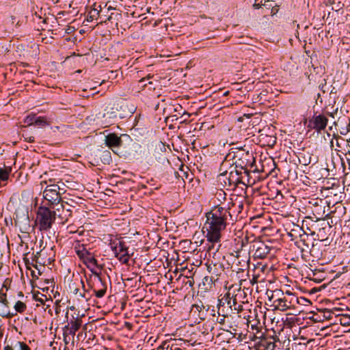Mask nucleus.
Returning a JSON list of instances; mask_svg holds the SVG:
<instances>
[{
    "label": "nucleus",
    "instance_id": "f257e3e1",
    "mask_svg": "<svg viewBox=\"0 0 350 350\" xmlns=\"http://www.w3.org/2000/svg\"><path fill=\"white\" fill-rule=\"evenodd\" d=\"M206 221L203 226V232H206V237L209 244L207 247V252L209 256L213 254V258L220 247L218 244L221 240V233L226 227L224 221L217 219L206 214Z\"/></svg>",
    "mask_w": 350,
    "mask_h": 350
},
{
    "label": "nucleus",
    "instance_id": "f03ea898",
    "mask_svg": "<svg viewBox=\"0 0 350 350\" xmlns=\"http://www.w3.org/2000/svg\"><path fill=\"white\" fill-rule=\"evenodd\" d=\"M52 207L40 206L36 211L35 224L40 232L50 230L55 221V214Z\"/></svg>",
    "mask_w": 350,
    "mask_h": 350
},
{
    "label": "nucleus",
    "instance_id": "7ed1b4c3",
    "mask_svg": "<svg viewBox=\"0 0 350 350\" xmlns=\"http://www.w3.org/2000/svg\"><path fill=\"white\" fill-rule=\"evenodd\" d=\"M61 191L64 193L66 190L59 185L55 183L48 185L43 191V197L46 201L44 206L53 207L63 201L61 198Z\"/></svg>",
    "mask_w": 350,
    "mask_h": 350
},
{
    "label": "nucleus",
    "instance_id": "20e7f679",
    "mask_svg": "<svg viewBox=\"0 0 350 350\" xmlns=\"http://www.w3.org/2000/svg\"><path fill=\"white\" fill-rule=\"evenodd\" d=\"M299 303V299L294 293L286 291L285 293H282L281 297L273 301V306L276 310L286 311L295 308Z\"/></svg>",
    "mask_w": 350,
    "mask_h": 350
},
{
    "label": "nucleus",
    "instance_id": "39448f33",
    "mask_svg": "<svg viewBox=\"0 0 350 350\" xmlns=\"http://www.w3.org/2000/svg\"><path fill=\"white\" fill-rule=\"evenodd\" d=\"M115 256L123 264H127L130 259L128 247L122 241H113L110 243Z\"/></svg>",
    "mask_w": 350,
    "mask_h": 350
},
{
    "label": "nucleus",
    "instance_id": "423d86ee",
    "mask_svg": "<svg viewBox=\"0 0 350 350\" xmlns=\"http://www.w3.org/2000/svg\"><path fill=\"white\" fill-rule=\"evenodd\" d=\"M206 214L217 219L224 221L226 224H227L228 218L232 217L228 204H224V206L217 205L213 210Z\"/></svg>",
    "mask_w": 350,
    "mask_h": 350
},
{
    "label": "nucleus",
    "instance_id": "0eeeda50",
    "mask_svg": "<svg viewBox=\"0 0 350 350\" xmlns=\"http://www.w3.org/2000/svg\"><path fill=\"white\" fill-rule=\"evenodd\" d=\"M64 200L56 206L52 207L53 213L55 214V219L58 218L61 224H65L72 216V211L71 209H65L64 207Z\"/></svg>",
    "mask_w": 350,
    "mask_h": 350
},
{
    "label": "nucleus",
    "instance_id": "6e6552de",
    "mask_svg": "<svg viewBox=\"0 0 350 350\" xmlns=\"http://www.w3.org/2000/svg\"><path fill=\"white\" fill-rule=\"evenodd\" d=\"M327 121V118L323 115L314 116L309 120L308 126L319 132L325 129Z\"/></svg>",
    "mask_w": 350,
    "mask_h": 350
},
{
    "label": "nucleus",
    "instance_id": "1a4fd4ad",
    "mask_svg": "<svg viewBox=\"0 0 350 350\" xmlns=\"http://www.w3.org/2000/svg\"><path fill=\"white\" fill-rule=\"evenodd\" d=\"M254 257L263 259L267 257L271 250V247L264 242L258 241L253 244Z\"/></svg>",
    "mask_w": 350,
    "mask_h": 350
},
{
    "label": "nucleus",
    "instance_id": "9d476101",
    "mask_svg": "<svg viewBox=\"0 0 350 350\" xmlns=\"http://www.w3.org/2000/svg\"><path fill=\"white\" fill-rule=\"evenodd\" d=\"M81 325V320L79 318H75L72 316V319L63 327V332L68 334H71L72 338L75 336V333L79 330Z\"/></svg>",
    "mask_w": 350,
    "mask_h": 350
},
{
    "label": "nucleus",
    "instance_id": "9b49d317",
    "mask_svg": "<svg viewBox=\"0 0 350 350\" xmlns=\"http://www.w3.org/2000/svg\"><path fill=\"white\" fill-rule=\"evenodd\" d=\"M105 144L114 153H117L116 148L122 146V141L117 134L109 133L105 136Z\"/></svg>",
    "mask_w": 350,
    "mask_h": 350
},
{
    "label": "nucleus",
    "instance_id": "f8f14e48",
    "mask_svg": "<svg viewBox=\"0 0 350 350\" xmlns=\"http://www.w3.org/2000/svg\"><path fill=\"white\" fill-rule=\"evenodd\" d=\"M273 337L264 336L257 343V350H275L276 345Z\"/></svg>",
    "mask_w": 350,
    "mask_h": 350
},
{
    "label": "nucleus",
    "instance_id": "ddd939ff",
    "mask_svg": "<svg viewBox=\"0 0 350 350\" xmlns=\"http://www.w3.org/2000/svg\"><path fill=\"white\" fill-rule=\"evenodd\" d=\"M89 285L92 291L103 289V288H105V289H107V285L105 282L97 273H94L93 275L90 277Z\"/></svg>",
    "mask_w": 350,
    "mask_h": 350
},
{
    "label": "nucleus",
    "instance_id": "4468645a",
    "mask_svg": "<svg viewBox=\"0 0 350 350\" xmlns=\"http://www.w3.org/2000/svg\"><path fill=\"white\" fill-rule=\"evenodd\" d=\"M207 271L211 275H215V276H218L221 274L223 271L221 265H219L216 262H211L209 264H206Z\"/></svg>",
    "mask_w": 350,
    "mask_h": 350
},
{
    "label": "nucleus",
    "instance_id": "2eb2a0df",
    "mask_svg": "<svg viewBox=\"0 0 350 350\" xmlns=\"http://www.w3.org/2000/svg\"><path fill=\"white\" fill-rule=\"evenodd\" d=\"M260 141L263 142L265 144L268 146H273L276 143V137L273 135H265L263 133L260 135Z\"/></svg>",
    "mask_w": 350,
    "mask_h": 350
},
{
    "label": "nucleus",
    "instance_id": "dca6fc26",
    "mask_svg": "<svg viewBox=\"0 0 350 350\" xmlns=\"http://www.w3.org/2000/svg\"><path fill=\"white\" fill-rule=\"evenodd\" d=\"M75 250L78 256L81 258H85V256L89 253L85 245L83 244H81L79 241H77L75 244Z\"/></svg>",
    "mask_w": 350,
    "mask_h": 350
},
{
    "label": "nucleus",
    "instance_id": "f3484780",
    "mask_svg": "<svg viewBox=\"0 0 350 350\" xmlns=\"http://www.w3.org/2000/svg\"><path fill=\"white\" fill-rule=\"evenodd\" d=\"M240 257L241 256L239 255L237 256L236 260V265L238 266L237 272L244 271L249 267V258L245 257V259H240Z\"/></svg>",
    "mask_w": 350,
    "mask_h": 350
},
{
    "label": "nucleus",
    "instance_id": "a211bd4d",
    "mask_svg": "<svg viewBox=\"0 0 350 350\" xmlns=\"http://www.w3.org/2000/svg\"><path fill=\"white\" fill-rule=\"evenodd\" d=\"M228 297L229 298L228 300V305L232 310H237L238 312L242 310V306L241 304H237L236 297L230 298L229 297L230 294H227Z\"/></svg>",
    "mask_w": 350,
    "mask_h": 350
},
{
    "label": "nucleus",
    "instance_id": "6ab92c4d",
    "mask_svg": "<svg viewBox=\"0 0 350 350\" xmlns=\"http://www.w3.org/2000/svg\"><path fill=\"white\" fill-rule=\"evenodd\" d=\"M12 350H30L29 347L23 342L14 341L11 344Z\"/></svg>",
    "mask_w": 350,
    "mask_h": 350
},
{
    "label": "nucleus",
    "instance_id": "aec40b11",
    "mask_svg": "<svg viewBox=\"0 0 350 350\" xmlns=\"http://www.w3.org/2000/svg\"><path fill=\"white\" fill-rule=\"evenodd\" d=\"M35 125L40 128H44L46 126H49V122L47 121V119L46 117L37 116Z\"/></svg>",
    "mask_w": 350,
    "mask_h": 350
},
{
    "label": "nucleus",
    "instance_id": "412c9836",
    "mask_svg": "<svg viewBox=\"0 0 350 350\" xmlns=\"http://www.w3.org/2000/svg\"><path fill=\"white\" fill-rule=\"evenodd\" d=\"M150 76H148V77H146V78H142V79H140V80L139 81V82H138V86H139V88H145V87H146L148 85H150L149 89H152V85L153 83H152V81H149V80H150ZM153 89H154V88H153Z\"/></svg>",
    "mask_w": 350,
    "mask_h": 350
},
{
    "label": "nucleus",
    "instance_id": "4be33fe9",
    "mask_svg": "<svg viewBox=\"0 0 350 350\" xmlns=\"http://www.w3.org/2000/svg\"><path fill=\"white\" fill-rule=\"evenodd\" d=\"M37 116L34 113H31L27 116L24 120V122L28 126L35 125Z\"/></svg>",
    "mask_w": 350,
    "mask_h": 350
},
{
    "label": "nucleus",
    "instance_id": "5701e85b",
    "mask_svg": "<svg viewBox=\"0 0 350 350\" xmlns=\"http://www.w3.org/2000/svg\"><path fill=\"white\" fill-rule=\"evenodd\" d=\"M83 258L91 266L95 267L97 265V260L90 252Z\"/></svg>",
    "mask_w": 350,
    "mask_h": 350
},
{
    "label": "nucleus",
    "instance_id": "b1692460",
    "mask_svg": "<svg viewBox=\"0 0 350 350\" xmlns=\"http://www.w3.org/2000/svg\"><path fill=\"white\" fill-rule=\"evenodd\" d=\"M215 197L218 201L222 203L223 202L226 201V193L224 191L220 189L216 192Z\"/></svg>",
    "mask_w": 350,
    "mask_h": 350
},
{
    "label": "nucleus",
    "instance_id": "393cba45",
    "mask_svg": "<svg viewBox=\"0 0 350 350\" xmlns=\"http://www.w3.org/2000/svg\"><path fill=\"white\" fill-rule=\"evenodd\" d=\"M14 308L16 312H23L26 309V305L22 301H18L17 302H16Z\"/></svg>",
    "mask_w": 350,
    "mask_h": 350
},
{
    "label": "nucleus",
    "instance_id": "a878e982",
    "mask_svg": "<svg viewBox=\"0 0 350 350\" xmlns=\"http://www.w3.org/2000/svg\"><path fill=\"white\" fill-rule=\"evenodd\" d=\"M81 284L82 285V287H83V291H79V294L77 295V296L79 297H81V298H83L85 299L86 301L88 300L89 297H88V291H85V284H84V282L82 280H81Z\"/></svg>",
    "mask_w": 350,
    "mask_h": 350
},
{
    "label": "nucleus",
    "instance_id": "bb28decb",
    "mask_svg": "<svg viewBox=\"0 0 350 350\" xmlns=\"http://www.w3.org/2000/svg\"><path fill=\"white\" fill-rule=\"evenodd\" d=\"M9 314V312L7 308L4 306V304L0 303V316L1 317H8Z\"/></svg>",
    "mask_w": 350,
    "mask_h": 350
},
{
    "label": "nucleus",
    "instance_id": "cd10ccee",
    "mask_svg": "<svg viewBox=\"0 0 350 350\" xmlns=\"http://www.w3.org/2000/svg\"><path fill=\"white\" fill-rule=\"evenodd\" d=\"M106 290L105 288H103V289L94 290L93 291L96 297L101 298L105 295Z\"/></svg>",
    "mask_w": 350,
    "mask_h": 350
},
{
    "label": "nucleus",
    "instance_id": "c85d7f7f",
    "mask_svg": "<svg viewBox=\"0 0 350 350\" xmlns=\"http://www.w3.org/2000/svg\"><path fill=\"white\" fill-rule=\"evenodd\" d=\"M233 178H234V176H232V173H230V177L228 179V185H229V186H233L234 187H235L237 185V180H238L239 178H237L235 180H234Z\"/></svg>",
    "mask_w": 350,
    "mask_h": 350
},
{
    "label": "nucleus",
    "instance_id": "c756f323",
    "mask_svg": "<svg viewBox=\"0 0 350 350\" xmlns=\"http://www.w3.org/2000/svg\"><path fill=\"white\" fill-rule=\"evenodd\" d=\"M9 174L6 170H0V179L2 180H6L8 178Z\"/></svg>",
    "mask_w": 350,
    "mask_h": 350
},
{
    "label": "nucleus",
    "instance_id": "7c9ffc66",
    "mask_svg": "<svg viewBox=\"0 0 350 350\" xmlns=\"http://www.w3.org/2000/svg\"><path fill=\"white\" fill-rule=\"evenodd\" d=\"M64 341L66 344H68L70 341H73L74 338H72L71 334H68L63 332Z\"/></svg>",
    "mask_w": 350,
    "mask_h": 350
},
{
    "label": "nucleus",
    "instance_id": "2f4dec72",
    "mask_svg": "<svg viewBox=\"0 0 350 350\" xmlns=\"http://www.w3.org/2000/svg\"><path fill=\"white\" fill-rule=\"evenodd\" d=\"M23 137H24L25 141L32 143L34 142V137L29 136L27 133H23Z\"/></svg>",
    "mask_w": 350,
    "mask_h": 350
},
{
    "label": "nucleus",
    "instance_id": "473e14b6",
    "mask_svg": "<svg viewBox=\"0 0 350 350\" xmlns=\"http://www.w3.org/2000/svg\"><path fill=\"white\" fill-rule=\"evenodd\" d=\"M64 202L68 205V206H72V208H75L77 204V202L72 199H70L69 201H64Z\"/></svg>",
    "mask_w": 350,
    "mask_h": 350
},
{
    "label": "nucleus",
    "instance_id": "72a5a7b5",
    "mask_svg": "<svg viewBox=\"0 0 350 350\" xmlns=\"http://www.w3.org/2000/svg\"><path fill=\"white\" fill-rule=\"evenodd\" d=\"M100 9H101L100 6H99ZM100 10H98L97 8H93L90 12V15H96V18L99 15V12Z\"/></svg>",
    "mask_w": 350,
    "mask_h": 350
},
{
    "label": "nucleus",
    "instance_id": "f704fd0d",
    "mask_svg": "<svg viewBox=\"0 0 350 350\" xmlns=\"http://www.w3.org/2000/svg\"><path fill=\"white\" fill-rule=\"evenodd\" d=\"M258 0H255V3L253 5V7L255 9H259L262 5V0H260V2H257Z\"/></svg>",
    "mask_w": 350,
    "mask_h": 350
},
{
    "label": "nucleus",
    "instance_id": "c9c22d12",
    "mask_svg": "<svg viewBox=\"0 0 350 350\" xmlns=\"http://www.w3.org/2000/svg\"><path fill=\"white\" fill-rule=\"evenodd\" d=\"M225 319H226V316L225 315H222L221 318L220 319H218V323L219 324H224L225 323Z\"/></svg>",
    "mask_w": 350,
    "mask_h": 350
},
{
    "label": "nucleus",
    "instance_id": "e433bc0d",
    "mask_svg": "<svg viewBox=\"0 0 350 350\" xmlns=\"http://www.w3.org/2000/svg\"><path fill=\"white\" fill-rule=\"evenodd\" d=\"M104 155L103 156H105L107 157H108L109 159H111V153L110 152L106 150L103 152Z\"/></svg>",
    "mask_w": 350,
    "mask_h": 350
},
{
    "label": "nucleus",
    "instance_id": "4c0bfd02",
    "mask_svg": "<svg viewBox=\"0 0 350 350\" xmlns=\"http://www.w3.org/2000/svg\"><path fill=\"white\" fill-rule=\"evenodd\" d=\"M94 18H96V15H90L89 14V16H88V21H93Z\"/></svg>",
    "mask_w": 350,
    "mask_h": 350
},
{
    "label": "nucleus",
    "instance_id": "58836bf2",
    "mask_svg": "<svg viewBox=\"0 0 350 350\" xmlns=\"http://www.w3.org/2000/svg\"><path fill=\"white\" fill-rule=\"evenodd\" d=\"M346 155H349V157L347 158V162H348L349 165L350 166V150H348Z\"/></svg>",
    "mask_w": 350,
    "mask_h": 350
},
{
    "label": "nucleus",
    "instance_id": "ea45409f",
    "mask_svg": "<svg viewBox=\"0 0 350 350\" xmlns=\"http://www.w3.org/2000/svg\"><path fill=\"white\" fill-rule=\"evenodd\" d=\"M55 185H59L61 186V187H62V188H64V187L65 186V185H64V183H62V182H61V181H59V182H57V183H55Z\"/></svg>",
    "mask_w": 350,
    "mask_h": 350
},
{
    "label": "nucleus",
    "instance_id": "a19ab883",
    "mask_svg": "<svg viewBox=\"0 0 350 350\" xmlns=\"http://www.w3.org/2000/svg\"><path fill=\"white\" fill-rule=\"evenodd\" d=\"M4 350H12V347L11 345H7L4 347Z\"/></svg>",
    "mask_w": 350,
    "mask_h": 350
},
{
    "label": "nucleus",
    "instance_id": "79ce46f5",
    "mask_svg": "<svg viewBox=\"0 0 350 350\" xmlns=\"http://www.w3.org/2000/svg\"><path fill=\"white\" fill-rule=\"evenodd\" d=\"M64 207L65 209H71L72 211L73 208L72 206H68V205L66 204L65 203H64Z\"/></svg>",
    "mask_w": 350,
    "mask_h": 350
},
{
    "label": "nucleus",
    "instance_id": "37998d69",
    "mask_svg": "<svg viewBox=\"0 0 350 350\" xmlns=\"http://www.w3.org/2000/svg\"><path fill=\"white\" fill-rule=\"evenodd\" d=\"M80 291V290L78 288H76L75 290H74V293L75 295H78L79 294V292Z\"/></svg>",
    "mask_w": 350,
    "mask_h": 350
},
{
    "label": "nucleus",
    "instance_id": "c03bdc74",
    "mask_svg": "<svg viewBox=\"0 0 350 350\" xmlns=\"http://www.w3.org/2000/svg\"><path fill=\"white\" fill-rule=\"evenodd\" d=\"M321 90H322V91H323V92H326V90H325V85L322 86Z\"/></svg>",
    "mask_w": 350,
    "mask_h": 350
},
{
    "label": "nucleus",
    "instance_id": "a18cd8bd",
    "mask_svg": "<svg viewBox=\"0 0 350 350\" xmlns=\"http://www.w3.org/2000/svg\"><path fill=\"white\" fill-rule=\"evenodd\" d=\"M335 310H336V311H339L340 310H339V309H336V308H335L333 311H332V312L333 314H334L337 315V314L334 313V311H335Z\"/></svg>",
    "mask_w": 350,
    "mask_h": 350
},
{
    "label": "nucleus",
    "instance_id": "49530a36",
    "mask_svg": "<svg viewBox=\"0 0 350 350\" xmlns=\"http://www.w3.org/2000/svg\"><path fill=\"white\" fill-rule=\"evenodd\" d=\"M269 0H262V5H265L266 2L269 1Z\"/></svg>",
    "mask_w": 350,
    "mask_h": 350
},
{
    "label": "nucleus",
    "instance_id": "de8ad7c7",
    "mask_svg": "<svg viewBox=\"0 0 350 350\" xmlns=\"http://www.w3.org/2000/svg\"><path fill=\"white\" fill-rule=\"evenodd\" d=\"M112 19V16H109L107 18L108 21H111Z\"/></svg>",
    "mask_w": 350,
    "mask_h": 350
},
{
    "label": "nucleus",
    "instance_id": "09e8293b",
    "mask_svg": "<svg viewBox=\"0 0 350 350\" xmlns=\"http://www.w3.org/2000/svg\"><path fill=\"white\" fill-rule=\"evenodd\" d=\"M229 92L227 91L226 92L224 93V96H227Z\"/></svg>",
    "mask_w": 350,
    "mask_h": 350
},
{
    "label": "nucleus",
    "instance_id": "8fccbe9b",
    "mask_svg": "<svg viewBox=\"0 0 350 350\" xmlns=\"http://www.w3.org/2000/svg\"><path fill=\"white\" fill-rule=\"evenodd\" d=\"M314 205H315V206H319V203H318V202H317H317H315Z\"/></svg>",
    "mask_w": 350,
    "mask_h": 350
},
{
    "label": "nucleus",
    "instance_id": "3c124183",
    "mask_svg": "<svg viewBox=\"0 0 350 350\" xmlns=\"http://www.w3.org/2000/svg\"><path fill=\"white\" fill-rule=\"evenodd\" d=\"M39 254H40V252H37V254H36V255L35 256V257H36V258H37V257H38V256Z\"/></svg>",
    "mask_w": 350,
    "mask_h": 350
},
{
    "label": "nucleus",
    "instance_id": "603ef678",
    "mask_svg": "<svg viewBox=\"0 0 350 350\" xmlns=\"http://www.w3.org/2000/svg\"><path fill=\"white\" fill-rule=\"evenodd\" d=\"M70 310H75V307H74V306H71V307L70 308Z\"/></svg>",
    "mask_w": 350,
    "mask_h": 350
},
{
    "label": "nucleus",
    "instance_id": "864d4df0",
    "mask_svg": "<svg viewBox=\"0 0 350 350\" xmlns=\"http://www.w3.org/2000/svg\"><path fill=\"white\" fill-rule=\"evenodd\" d=\"M112 9H113V8H112L111 6H109V7L108 8V10H112Z\"/></svg>",
    "mask_w": 350,
    "mask_h": 350
},
{
    "label": "nucleus",
    "instance_id": "5fc2aeb1",
    "mask_svg": "<svg viewBox=\"0 0 350 350\" xmlns=\"http://www.w3.org/2000/svg\"><path fill=\"white\" fill-rule=\"evenodd\" d=\"M68 313L66 312V317L68 319Z\"/></svg>",
    "mask_w": 350,
    "mask_h": 350
},
{
    "label": "nucleus",
    "instance_id": "6e6d98bb",
    "mask_svg": "<svg viewBox=\"0 0 350 350\" xmlns=\"http://www.w3.org/2000/svg\"><path fill=\"white\" fill-rule=\"evenodd\" d=\"M116 16H121V14H118Z\"/></svg>",
    "mask_w": 350,
    "mask_h": 350
},
{
    "label": "nucleus",
    "instance_id": "4d7b16f0",
    "mask_svg": "<svg viewBox=\"0 0 350 350\" xmlns=\"http://www.w3.org/2000/svg\"><path fill=\"white\" fill-rule=\"evenodd\" d=\"M319 202H320L321 203H322V202H323V200H319Z\"/></svg>",
    "mask_w": 350,
    "mask_h": 350
},
{
    "label": "nucleus",
    "instance_id": "13d9d810",
    "mask_svg": "<svg viewBox=\"0 0 350 350\" xmlns=\"http://www.w3.org/2000/svg\"><path fill=\"white\" fill-rule=\"evenodd\" d=\"M196 308L198 310L199 306H196Z\"/></svg>",
    "mask_w": 350,
    "mask_h": 350
}]
</instances>
